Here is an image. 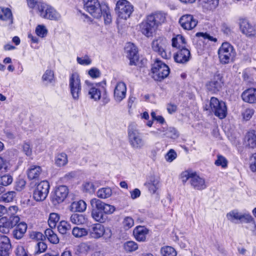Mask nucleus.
Wrapping results in <instances>:
<instances>
[{
    "label": "nucleus",
    "instance_id": "1",
    "mask_svg": "<svg viewBox=\"0 0 256 256\" xmlns=\"http://www.w3.org/2000/svg\"><path fill=\"white\" fill-rule=\"evenodd\" d=\"M91 206V216L96 222H104L108 219L107 215L112 214L116 210V208L111 204H106L97 198H92L90 200Z\"/></svg>",
    "mask_w": 256,
    "mask_h": 256
},
{
    "label": "nucleus",
    "instance_id": "2",
    "mask_svg": "<svg viewBox=\"0 0 256 256\" xmlns=\"http://www.w3.org/2000/svg\"><path fill=\"white\" fill-rule=\"evenodd\" d=\"M128 138L130 145L134 150H140L145 145L142 134L134 124H131L128 126Z\"/></svg>",
    "mask_w": 256,
    "mask_h": 256
},
{
    "label": "nucleus",
    "instance_id": "3",
    "mask_svg": "<svg viewBox=\"0 0 256 256\" xmlns=\"http://www.w3.org/2000/svg\"><path fill=\"white\" fill-rule=\"evenodd\" d=\"M180 178L184 184L189 180L190 185L195 190H200L206 188L204 179L192 170L183 172L180 174Z\"/></svg>",
    "mask_w": 256,
    "mask_h": 256
},
{
    "label": "nucleus",
    "instance_id": "4",
    "mask_svg": "<svg viewBox=\"0 0 256 256\" xmlns=\"http://www.w3.org/2000/svg\"><path fill=\"white\" fill-rule=\"evenodd\" d=\"M168 42L166 38L162 36L154 38L152 42V48L154 51L156 52L162 58L168 59L170 56V53L168 51Z\"/></svg>",
    "mask_w": 256,
    "mask_h": 256
},
{
    "label": "nucleus",
    "instance_id": "5",
    "mask_svg": "<svg viewBox=\"0 0 256 256\" xmlns=\"http://www.w3.org/2000/svg\"><path fill=\"white\" fill-rule=\"evenodd\" d=\"M152 77L158 81H161L170 74L168 66L160 60H156L152 68Z\"/></svg>",
    "mask_w": 256,
    "mask_h": 256
},
{
    "label": "nucleus",
    "instance_id": "6",
    "mask_svg": "<svg viewBox=\"0 0 256 256\" xmlns=\"http://www.w3.org/2000/svg\"><path fill=\"white\" fill-rule=\"evenodd\" d=\"M38 10L40 16L45 19L52 20H58L60 19V14L52 6L43 2L38 5Z\"/></svg>",
    "mask_w": 256,
    "mask_h": 256
},
{
    "label": "nucleus",
    "instance_id": "7",
    "mask_svg": "<svg viewBox=\"0 0 256 256\" xmlns=\"http://www.w3.org/2000/svg\"><path fill=\"white\" fill-rule=\"evenodd\" d=\"M218 55L220 62L222 64H227L233 60L235 52L230 44L224 42L218 49Z\"/></svg>",
    "mask_w": 256,
    "mask_h": 256
},
{
    "label": "nucleus",
    "instance_id": "8",
    "mask_svg": "<svg viewBox=\"0 0 256 256\" xmlns=\"http://www.w3.org/2000/svg\"><path fill=\"white\" fill-rule=\"evenodd\" d=\"M206 110H210L214 114L222 119L226 116L227 108L224 102L219 101L218 98L212 97L210 102V106Z\"/></svg>",
    "mask_w": 256,
    "mask_h": 256
},
{
    "label": "nucleus",
    "instance_id": "9",
    "mask_svg": "<svg viewBox=\"0 0 256 256\" xmlns=\"http://www.w3.org/2000/svg\"><path fill=\"white\" fill-rule=\"evenodd\" d=\"M224 84V74L219 72H216L212 78L206 84L208 90L212 94L220 91Z\"/></svg>",
    "mask_w": 256,
    "mask_h": 256
},
{
    "label": "nucleus",
    "instance_id": "10",
    "mask_svg": "<svg viewBox=\"0 0 256 256\" xmlns=\"http://www.w3.org/2000/svg\"><path fill=\"white\" fill-rule=\"evenodd\" d=\"M69 88L73 99L78 100L81 94L82 86L79 74L72 73L70 77Z\"/></svg>",
    "mask_w": 256,
    "mask_h": 256
},
{
    "label": "nucleus",
    "instance_id": "11",
    "mask_svg": "<svg viewBox=\"0 0 256 256\" xmlns=\"http://www.w3.org/2000/svg\"><path fill=\"white\" fill-rule=\"evenodd\" d=\"M116 10L120 18L126 20L132 14L133 6L126 0H119L116 3Z\"/></svg>",
    "mask_w": 256,
    "mask_h": 256
},
{
    "label": "nucleus",
    "instance_id": "12",
    "mask_svg": "<svg viewBox=\"0 0 256 256\" xmlns=\"http://www.w3.org/2000/svg\"><path fill=\"white\" fill-rule=\"evenodd\" d=\"M50 184L47 180L38 183L33 192L34 198L37 202L42 201L47 197L49 192Z\"/></svg>",
    "mask_w": 256,
    "mask_h": 256
},
{
    "label": "nucleus",
    "instance_id": "13",
    "mask_svg": "<svg viewBox=\"0 0 256 256\" xmlns=\"http://www.w3.org/2000/svg\"><path fill=\"white\" fill-rule=\"evenodd\" d=\"M84 8L96 18L102 16V9L98 0H83Z\"/></svg>",
    "mask_w": 256,
    "mask_h": 256
},
{
    "label": "nucleus",
    "instance_id": "14",
    "mask_svg": "<svg viewBox=\"0 0 256 256\" xmlns=\"http://www.w3.org/2000/svg\"><path fill=\"white\" fill-rule=\"evenodd\" d=\"M239 26L241 32L246 37L251 38L256 35V25L248 19L240 18Z\"/></svg>",
    "mask_w": 256,
    "mask_h": 256
},
{
    "label": "nucleus",
    "instance_id": "15",
    "mask_svg": "<svg viewBox=\"0 0 256 256\" xmlns=\"http://www.w3.org/2000/svg\"><path fill=\"white\" fill-rule=\"evenodd\" d=\"M19 216H6L0 218V232L2 234H8L10 230L20 222Z\"/></svg>",
    "mask_w": 256,
    "mask_h": 256
},
{
    "label": "nucleus",
    "instance_id": "16",
    "mask_svg": "<svg viewBox=\"0 0 256 256\" xmlns=\"http://www.w3.org/2000/svg\"><path fill=\"white\" fill-rule=\"evenodd\" d=\"M150 133L160 138H166L176 139L178 137V131L172 127H162L156 131H152Z\"/></svg>",
    "mask_w": 256,
    "mask_h": 256
},
{
    "label": "nucleus",
    "instance_id": "17",
    "mask_svg": "<svg viewBox=\"0 0 256 256\" xmlns=\"http://www.w3.org/2000/svg\"><path fill=\"white\" fill-rule=\"evenodd\" d=\"M127 57L130 60V64L135 66L138 60L137 48L132 43L128 42L125 47Z\"/></svg>",
    "mask_w": 256,
    "mask_h": 256
},
{
    "label": "nucleus",
    "instance_id": "18",
    "mask_svg": "<svg viewBox=\"0 0 256 256\" xmlns=\"http://www.w3.org/2000/svg\"><path fill=\"white\" fill-rule=\"evenodd\" d=\"M126 86L122 82H118L114 90V98L116 102H120L126 96Z\"/></svg>",
    "mask_w": 256,
    "mask_h": 256
},
{
    "label": "nucleus",
    "instance_id": "19",
    "mask_svg": "<svg viewBox=\"0 0 256 256\" xmlns=\"http://www.w3.org/2000/svg\"><path fill=\"white\" fill-rule=\"evenodd\" d=\"M179 22L184 29L191 30L196 26L198 21L192 15L185 14L180 18Z\"/></svg>",
    "mask_w": 256,
    "mask_h": 256
},
{
    "label": "nucleus",
    "instance_id": "20",
    "mask_svg": "<svg viewBox=\"0 0 256 256\" xmlns=\"http://www.w3.org/2000/svg\"><path fill=\"white\" fill-rule=\"evenodd\" d=\"M68 194V190L65 186H60L56 189L54 195L52 199L54 204L61 203L67 197Z\"/></svg>",
    "mask_w": 256,
    "mask_h": 256
},
{
    "label": "nucleus",
    "instance_id": "21",
    "mask_svg": "<svg viewBox=\"0 0 256 256\" xmlns=\"http://www.w3.org/2000/svg\"><path fill=\"white\" fill-rule=\"evenodd\" d=\"M174 58L177 63H186L190 58V51L188 48H181L174 54Z\"/></svg>",
    "mask_w": 256,
    "mask_h": 256
},
{
    "label": "nucleus",
    "instance_id": "22",
    "mask_svg": "<svg viewBox=\"0 0 256 256\" xmlns=\"http://www.w3.org/2000/svg\"><path fill=\"white\" fill-rule=\"evenodd\" d=\"M88 233L91 238L98 239L105 234V228L104 226L100 224H95L92 226Z\"/></svg>",
    "mask_w": 256,
    "mask_h": 256
},
{
    "label": "nucleus",
    "instance_id": "23",
    "mask_svg": "<svg viewBox=\"0 0 256 256\" xmlns=\"http://www.w3.org/2000/svg\"><path fill=\"white\" fill-rule=\"evenodd\" d=\"M156 28L157 27L152 22H150L148 21V18L145 22H143L140 24L141 32L147 37L152 36V33L155 31Z\"/></svg>",
    "mask_w": 256,
    "mask_h": 256
},
{
    "label": "nucleus",
    "instance_id": "24",
    "mask_svg": "<svg viewBox=\"0 0 256 256\" xmlns=\"http://www.w3.org/2000/svg\"><path fill=\"white\" fill-rule=\"evenodd\" d=\"M144 186H146L150 192L155 194L160 188V179L158 177L151 176L145 182Z\"/></svg>",
    "mask_w": 256,
    "mask_h": 256
},
{
    "label": "nucleus",
    "instance_id": "25",
    "mask_svg": "<svg viewBox=\"0 0 256 256\" xmlns=\"http://www.w3.org/2000/svg\"><path fill=\"white\" fill-rule=\"evenodd\" d=\"M147 18L150 22H152L158 28L159 25L165 22L166 14L162 12H158L148 16Z\"/></svg>",
    "mask_w": 256,
    "mask_h": 256
},
{
    "label": "nucleus",
    "instance_id": "26",
    "mask_svg": "<svg viewBox=\"0 0 256 256\" xmlns=\"http://www.w3.org/2000/svg\"><path fill=\"white\" fill-rule=\"evenodd\" d=\"M241 96L245 102L250 104L256 103V88H250L244 90Z\"/></svg>",
    "mask_w": 256,
    "mask_h": 256
},
{
    "label": "nucleus",
    "instance_id": "27",
    "mask_svg": "<svg viewBox=\"0 0 256 256\" xmlns=\"http://www.w3.org/2000/svg\"><path fill=\"white\" fill-rule=\"evenodd\" d=\"M148 230L144 226H138L134 228L133 234L135 238L139 242H144L146 239Z\"/></svg>",
    "mask_w": 256,
    "mask_h": 256
},
{
    "label": "nucleus",
    "instance_id": "28",
    "mask_svg": "<svg viewBox=\"0 0 256 256\" xmlns=\"http://www.w3.org/2000/svg\"><path fill=\"white\" fill-rule=\"evenodd\" d=\"M16 228L12 232L14 237L16 239L22 238L27 230V224L24 222H20L15 226Z\"/></svg>",
    "mask_w": 256,
    "mask_h": 256
},
{
    "label": "nucleus",
    "instance_id": "29",
    "mask_svg": "<svg viewBox=\"0 0 256 256\" xmlns=\"http://www.w3.org/2000/svg\"><path fill=\"white\" fill-rule=\"evenodd\" d=\"M42 172V168L39 166H31L27 170L26 174L30 180H38Z\"/></svg>",
    "mask_w": 256,
    "mask_h": 256
},
{
    "label": "nucleus",
    "instance_id": "30",
    "mask_svg": "<svg viewBox=\"0 0 256 256\" xmlns=\"http://www.w3.org/2000/svg\"><path fill=\"white\" fill-rule=\"evenodd\" d=\"M86 83L89 88L88 94L90 98L96 101L100 100L101 97V92L100 89L88 83V81H86Z\"/></svg>",
    "mask_w": 256,
    "mask_h": 256
},
{
    "label": "nucleus",
    "instance_id": "31",
    "mask_svg": "<svg viewBox=\"0 0 256 256\" xmlns=\"http://www.w3.org/2000/svg\"><path fill=\"white\" fill-rule=\"evenodd\" d=\"M172 47L176 48L178 50L186 48V42L185 38L182 35H177L176 37L172 38Z\"/></svg>",
    "mask_w": 256,
    "mask_h": 256
},
{
    "label": "nucleus",
    "instance_id": "32",
    "mask_svg": "<svg viewBox=\"0 0 256 256\" xmlns=\"http://www.w3.org/2000/svg\"><path fill=\"white\" fill-rule=\"evenodd\" d=\"M0 19L6 21L8 24L12 23V16L8 8H0Z\"/></svg>",
    "mask_w": 256,
    "mask_h": 256
},
{
    "label": "nucleus",
    "instance_id": "33",
    "mask_svg": "<svg viewBox=\"0 0 256 256\" xmlns=\"http://www.w3.org/2000/svg\"><path fill=\"white\" fill-rule=\"evenodd\" d=\"M70 208L73 212H83L86 208V204L82 200L75 201L72 203Z\"/></svg>",
    "mask_w": 256,
    "mask_h": 256
},
{
    "label": "nucleus",
    "instance_id": "34",
    "mask_svg": "<svg viewBox=\"0 0 256 256\" xmlns=\"http://www.w3.org/2000/svg\"><path fill=\"white\" fill-rule=\"evenodd\" d=\"M246 145L250 148L256 147V131L252 130L246 135Z\"/></svg>",
    "mask_w": 256,
    "mask_h": 256
},
{
    "label": "nucleus",
    "instance_id": "35",
    "mask_svg": "<svg viewBox=\"0 0 256 256\" xmlns=\"http://www.w3.org/2000/svg\"><path fill=\"white\" fill-rule=\"evenodd\" d=\"M44 234L50 243L57 244L59 242V238L57 234L52 230V228L46 229L44 232Z\"/></svg>",
    "mask_w": 256,
    "mask_h": 256
},
{
    "label": "nucleus",
    "instance_id": "36",
    "mask_svg": "<svg viewBox=\"0 0 256 256\" xmlns=\"http://www.w3.org/2000/svg\"><path fill=\"white\" fill-rule=\"evenodd\" d=\"M87 218L82 214H73L70 217V221L75 224H82L86 222Z\"/></svg>",
    "mask_w": 256,
    "mask_h": 256
},
{
    "label": "nucleus",
    "instance_id": "37",
    "mask_svg": "<svg viewBox=\"0 0 256 256\" xmlns=\"http://www.w3.org/2000/svg\"><path fill=\"white\" fill-rule=\"evenodd\" d=\"M112 194V190L109 187L100 188L96 192L98 198L106 199L110 198Z\"/></svg>",
    "mask_w": 256,
    "mask_h": 256
},
{
    "label": "nucleus",
    "instance_id": "38",
    "mask_svg": "<svg viewBox=\"0 0 256 256\" xmlns=\"http://www.w3.org/2000/svg\"><path fill=\"white\" fill-rule=\"evenodd\" d=\"M242 214L238 210H234L226 214V218L231 222L236 223L238 220H242Z\"/></svg>",
    "mask_w": 256,
    "mask_h": 256
},
{
    "label": "nucleus",
    "instance_id": "39",
    "mask_svg": "<svg viewBox=\"0 0 256 256\" xmlns=\"http://www.w3.org/2000/svg\"><path fill=\"white\" fill-rule=\"evenodd\" d=\"M0 248L10 252L11 248V244L9 238L4 235L0 236Z\"/></svg>",
    "mask_w": 256,
    "mask_h": 256
},
{
    "label": "nucleus",
    "instance_id": "40",
    "mask_svg": "<svg viewBox=\"0 0 256 256\" xmlns=\"http://www.w3.org/2000/svg\"><path fill=\"white\" fill-rule=\"evenodd\" d=\"M68 162L67 155L64 152L58 154L55 158V164L58 166H63Z\"/></svg>",
    "mask_w": 256,
    "mask_h": 256
},
{
    "label": "nucleus",
    "instance_id": "41",
    "mask_svg": "<svg viewBox=\"0 0 256 256\" xmlns=\"http://www.w3.org/2000/svg\"><path fill=\"white\" fill-rule=\"evenodd\" d=\"M16 196V192L14 191H9L0 196V202H10Z\"/></svg>",
    "mask_w": 256,
    "mask_h": 256
},
{
    "label": "nucleus",
    "instance_id": "42",
    "mask_svg": "<svg viewBox=\"0 0 256 256\" xmlns=\"http://www.w3.org/2000/svg\"><path fill=\"white\" fill-rule=\"evenodd\" d=\"M13 182V178L10 174L0 176V185L6 186L10 185Z\"/></svg>",
    "mask_w": 256,
    "mask_h": 256
},
{
    "label": "nucleus",
    "instance_id": "43",
    "mask_svg": "<svg viewBox=\"0 0 256 256\" xmlns=\"http://www.w3.org/2000/svg\"><path fill=\"white\" fill-rule=\"evenodd\" d=\"M160 253L162 256H176L177 252L172 246H165L161 248Z\"/></svg>",
    "mask_w": 256,
    "mask_h": 256
},
{
    "label": "nucleus",
    "instance_id": "44",
    "mask_svg": "<svg viewBox=\"0 0 256 256\" xmlns=\"http://www.w3.org/2000/svg\"><path fill=\"white\" fill-rule=\"evenodd\" d=\"M203 6L208 10H213L218 6L219 0H202Z\"/></svg>",
    "mask_w": 256,
    "mask_h": 256
},
{
    "label": "nucleus",
    "instance_id": "45",
    "mask_svg": "<svg viewBox=\"0 0 256 256\" xmlns=\"http://www.w3.org/2000/svg\"><path fill=\"white\" fill-rule=\"evenodd\" d=\"M138 248V244L134 241H128L124 244V250L128 252H134Z\"/></svg>",
    "mask_w": 256,
    "mask_h": 256
},
{
    "label": "nucleus",
    "instance_id": "46",
    "mask_svg": "<svg viewBox=\"0 0 256 256\" xmlns=\"http://www.w3.org/2000/svg\"><path fill=\"white\" fill-rule=\"evenodd\" d=\"M60 220V216L56 213H51L49 216L48 224L51 228H55Z\"/></svg>",
    "mask_w": 256,
    "mask_h": 256
},
{
    "label": "nucleus",
    "instance_id": "47",
    "mask_svg": "<svg viewBox=\"0 0 256 256\" xmlns=\"http://www.w3.org/2000/svg\"><path fill=\"white\" fill-rule=\"evenodd\" d=\"M70 225L66 221H61L58 226V229L60 233L64 234L70 230Z\"/></svg>",
    "mask_w": 256,
    "mask_h": 256
},
{
    "label": "nucleus",
    "instance_id": "48",
    "mask_svg": "<svg viewBox=\"0 0 256 256\" xmlns=\"http://www.w3.org/2000/svg\"><path fill=\"white\" fill-rule=\"evenodd\" d=\"M72 234L76 238H81L86 236L88 234V231L84 228L76 226L74 228Z\"/></svg>",
    "mask_w": 256,
    "mask_h": 256
},
{
    "label": "nucleus",
    "instance_id": "49",
    "mask_svg": "<svg viewBox=\"0 0 256 256\" xmlns=\"http://www.w3.org/2000/svg\"><path fill=\"white\" fill-rule=\"evenodd\" d=\"M54 78V72L50 70H47L42 76V80L46 84L52 83Z\"/></svg>",
    "mask_w": 256,
    "mask_h": 256
},
{
    "label": "nucleus",
    "instance_id": "50",
    "mask_svg": "<svg viewBox=\"0 0 256 256\" xmlns=\"http://www.w3.org/2000/svg\"><path fill=\"white\" fill-rule=\"evenodd\" d=\"M82 188L84 191L88 193H93L96 190V186L92 182H86L82 184Z\"/></svg>",
    "mask_w": 256,
    "mask_h": 256
},
{
    "label": "nucleus",
    "instance_id": "51",
    "mask_svg": "<svg viewBox=\"0 0 256 256\" xmlns=\"http://www.w3.org/2000/svg\"><path fill=\"white\" fill-rule=\"evenodd\" d=\"M134 225V220L130 216L126 217L122 221V226L126 230H128Z\"/></svg>",
    "mask_w": 256,
    "mask_h": 256
},
{
    "label": "nucleus",
    "instance_id": "52",
    "mask_svg": "<svg viewBox=\"0 0 256 256\" xmlns=\"http://www.w3.org/2000/svg\"><path fill=\"white\" fill-rule=\"evenodd\" d=\"M102 14L103 15L105 24H110L112 22V16L108 8H106L102 10Z\"/></svg>",
    "mask_w": 256,
    "mask_h": 256
},
{
    "label": "nucleus",
    "instance_id": "53",
    "mask_svg": "<svg viewBox=\"0 0 256 256\" xmlns=\"http://www.w3.org/2000/svg\"><path fill=\"white\" fill-rule=\"evenodd\" d=\"M36 33L38 36L41 38H44L47 34L48 30L45 26L43 25H38L36 28Z\"/></svg>",
    "mask_w": 256,
    "mask_h": 256
},
{
    "label": "nucleus",
    "instance_id": "54",
    "mask_svg": "<svg viewBox=\"0 0 256 256\" xmlns=\"http://www.w3.org/2000/svg\"><path fill=\"white\" fill-rule=\"evenodd\" d=\"M214 164L216 166H221L222 168H225L227 166L228 161L224 156L221 155H218L217 159L216 160Z\"/></svg>",
    "mask_w": 256,
    "mask_h": 256
},
{
    "label": "nucleus",
    "instance_id": "55",
    "mask_svg": "<svg viewBox=\"0 0 256 256\" xmlns=\"http://www.w3.org/2000/svg\"><path fill=\"white\" fill-rule=\"evenodd\" d=\"M176 156L177 154L175 151L174 150L171 149L166 154L165 158L167 162H170L176 158Z\"/></svg>",
    "mask_w": 256,
    "mask_h": 256
},
{
    "label": "nucleus",
    "instance_id": "56",
    "mask_svg": "<svg viewBox=\"0 0 256 256\" xmlns=\"http://www.w3.org/2000/svg\"><path fill=\"white\" fill-rule=\"evenodd\" d=\"M78 62L82 65H88L91 64L92 60L88 56L83 57H77Z\"/></svg>",
    "mask_w": 256,
    "mask_h": 256
},
{
    "label": "nucleus",
    "instance_id": "57",
    "mask_svg": "<svg viewBox=\"0 0 256 256\" xmlns=\"http://www.w3.org/2000/svg\"><path fill=\"white\" fill-rule=\"evenodd\" d=\"M26 184V182L24 179H18L16 182V190L18 191L22 190L24 188Z\"/></svg>",
    "mask_w": 256,
    "mask_h": 256
},
{
    "label": "nucleus",
    "instance_id": "58",
    "mask_svg": "<svg viewBox=\"0 0 256 256\" xmlns=\"http://www.w3.org/2000/svg\"><path fill=\"white\" fill-rule=\"evenodd\" d=\"M16 256H28V252L22 246H18L16 250Z\"/></svg>",
    "mask_w": 256,
    "mask_h": 256
},
{
    "label": "nucleus",
    "instance_id": "59",
    "mask_svg": "<svg viewBox=\"0 0 256 256\" xmlns=\"http://www.w3.org/2000/svg\"><path fill=\"white\" fill-rule=\"evenodd\" d=\"M18 210V208L16 206H10L7 209V214L10 217V216H18V215H16V214Z\"/></svg>",
    "mask_w": 256,
    "mask_h": 256
},
{
    "label": "nucleus",
    "instance_id": "60",
    "mask_svg": "<svg viewBox=\"0 0 256 256\" xmlns=\"http://www.w3.org/2000/svg\"><path fill=\"white\" fill-rule=\"evenodd\" d=\"M90 76L92 78H96L100 76V72L98 69L93 68L90 69L88 72Z\"/></svg>",
    "mask_w": 256,
    "mask_h": 256
},
{
    "label": "nucleus",
    "instance_id": "61",
    "mask_svg": "<svg viewBox=\"0 0 256 256\" xmlns=\"http://www.w3.org/2000/svg\"><path fill=\"white\" fill-rule=\"evenodd\" d=\"M36 248L38 250L36 253H42L44 252L47 249L46 244L42 241L39 242L36 244Z\"/></svg>",
    "mask_w": 256,
    "mask_h": 256
},
{
    "label": "nucleus",
    "instance_id": "62",
    "mask_svg": "<svg viewBox=\"0 0 256 256\" xmlns=\"http://www.w3.org/2000/svg\"><path fill=\"white\" fill-rule=\"evenodd\" d=\"M254 110L252 108L246 109L243 113L244 118L246 120H250L254 114Z\"/></svg>",
    "mask_w": 256,
    "mask_h": 256
},
{
    "label": "nucleus",
    "instance_id": "63",
    "mask_svg": "<svg viewBox=\"0 0 256 256\" xmlns=\"http://www.w3.org/2000/svg\"><path fill=\"white\" fill-rule=\"evenodd\" d=\"M242 220L240 222H244L246 223H251L254 220L253 218L249 214H242Z\"/></svg>",
    "mask_w": 256,
    "mask_h": 256
},
{
    "label": "nucleus",
    "instance_id": "64",
    "mask_svg": "<svg viewBox=\"0 0 256 256\" xmlns=\"http://www.w3.org/2000/svg\"><path fill=\"white\" fill-rule=\"evenodd\" d=\"M250 164V168L252 172H256V153L252 154Z\"/></svg>",
    "mask_w": 256,
    "mask_h": 256
}]
</instances>
